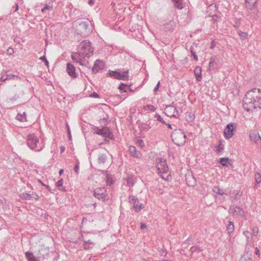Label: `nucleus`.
<instances>
[{
    "label": "nucleus",
    "mask_w": 261,
    "mask_h": 261,
    "mask_svg": "<svg viewBox=\"0 0 261 261\" xmlns=\"http://www.w3.org/2000/svg\"><path fill=\"white\" fill-rule=\"evenodd\" d=\"M90 96L93 98H98L99 95L96 92H93L91 95Z\"/></svg>",
    "instance_id": "4d7b16f0"
},
{
    "label": "nucleus",
    "mask_w": 261,
    "mask_h": 261,
    "mask_svg": "<svg viewBox=\"0 0 261 261\" xmlns=\"http://www.w3.org/2000/svg\"><path fill=\"white\" fill-rule=\"evenodd\" d=\"M27 145L30 148L35 151H40L44 147L43 141H40L35 134H29L27 137Z\"/></svg>",
    "instance_id": "f03ea898"
},
{
    "label": "nucleus",
    "mask_w": 261,
    "mask_h": 261,
    "mask_svg": "<svg viewBox=\"0 0 261 261\" xmlns=\"http://www.w3.org/2000/svg\"><path fill=\"white\" fill-rule=\"evenodd\" d=\"M235 126H236V125L233 123H230L227 125L224 131V134L226 138L229 139L232 137Z\"/></svg>",
    "instance_id": "f8f14e48"
},
{
    "label": "nucleus",
    "mask_w": 261,
    "mask_h": 261,
    "mask_svg": "<svg viewBox=\"0 0 261 261\" xmlns=\"http://www.w3.org/2000/svg\"><path fill=\"white\" fill-rule=\"evenodd\" d=\"M228 159L226 158H222L220 159V162L223 166H227V163Z\"/></svg>",
    "instance_id": "58836bf2"
},
{
    "label": "nucleus",
    "mask_w": 261,
    "mask_h": 261,
    "mask_svg": "<svg viewBox=\"0 0 261 261\" xmlns=\"http://www.w3.org/2000/svg\"><path fill=\"white\" fill-rule=\"evenodd\" d=\"M31 196L32 198H34L36 200H38L39 199V196L36 193H33Z\"/></svg>",
    "instance_id": "603ef678"
},
{
    "label": "nucleus",
    "mask_w": 261,
    "mask_h": 261,
    "mask_svg": "<svg viewBox=\"0 0 261 261\" xmlns=\"http://www.w3.org/2000/svg\"><path fill=\"white\" fill-rule=\"evenodd\" d=\"M223 149V148L222 147L221 145V144H219L218 146H217V150L218 151H221V150H222Z\"/></svg>",
    "instance_id": "680f3d73"
},
{
    "label": "nucleus",
    "mask_w": 261,
    "mask_h": 261,
    "mask_svg": "<svg viewBox=\"0 0 261 261\" xmlns=\"http://www.w3.org/2000/svg\"><path fill=\"white\" fill-rule=\"evenodd\" d=\"M154 118H156L158 121L162 122V123L166 124V123L164 121L163 119L161 117V116L159 114H155L154 115Z\"/></svg>",
    "instance_id": "ea45409f"
},
{
    "label": "nucleus",
    "mask_w": 261,
    "mask_h": 261,
    "mask_svg": "<svg viewBox=\"0 0 261 261\" xmlns=\"http://www.w3.org/2000/svg\"><path fill=\"white\" fill-rule=\"evenodd\" d=\"M250 138L251 141H253L255 142H257L259 139H260L258 134L255 132L250 134Z\"/></svg>",
    "instance_id": "b1692460"
},
{
    "label": "nucleus",
    "mask_w": 261,
    "mask_h": 261,
    "mask_svg": "<svg viewBox=\"0 0 261 261\" xmlns=\"http://www.w3.org/2000/svg\"><path fill=\"white\" fill-rule=\"evenodd\" d=\"M49 250L48 247H46L44 246L41 247V248L39 250L40 257H42L43 259L47 257L49 254Z\"/></svg>",
    "instance_id": "6ab92c4d"
},
{
    "label": "nucleus",
    "mask_w": 261,
    "mask_h": 261,
    "mask_svg": "<svg viewBox=\"0 0 261 261\" xmlns=\"http://www.w3.org/2000/svg\"><path fill=\"white\" fill-rule=\"evenodd\" d=\"M51 9V7H50V6H48L47 5H46H46L44 6V7L42 8V10H41V11H42V12H44V11L45 10H49V9Z\"/></svg>",
    "instance_id": "6e6d98bb"
},
{
    "label": "nucleus",
    "mask_w": 261,
    "mask_h": 261,
    "mask_svg": "<svg viewBox=\"0 0 261 261\" xmlns=\"http://www.w3.org/2000/svg\"><path fill=\"white\" fill-rule=\"evenodd\" d=\"M66 127H67V131H68V134H70V130L69 128V125L68 124H66Z\"/></svg>",
    "instance_id": "774afa93"
},
{
    "label": "nucleus",
    "mask_w": 261,
    "mask_h": 261,
    "mask_svg": "<svg viewBox=\"0 0 261 261\" xmlns=\"http://www.w3.org/2000/svg\"><path fill=\"white\" fill-rule=\"evenodd\" d=\"M160 85V81H159L158 84H157V85H156V86L154 88V92H156L158 90L159 87Z\"/></svg>",
    "instance_id": "bf43d9fd"
},
{
    "label": "nucleus",
    "mask_w": 261,
    "mask_h": 261,
    "mask_svg": "<svg viewBox=\"0 0 261 261\" xmlns=\"http://www.w3.org/2000/svg\"><path fill=\"white\" fill-rule=\"evenodd\" d=\"M19 98V95L16 94L12 97H11L10 100V101H15Z\"/></svg>",
    "instance_id": "09e8293b"
},
{
    "label": "nucleus",
    "mask_w": 261,
    "mask_h": 261,
    "mask_svg": "<svg viewBox=\"0 0 261 261\" xmlns=\"http://www.w3.org/2000/svg\"><path fill=\"white\" fill-rule=\"evenodd\" d=\"M216 65H217V63L216 62L215 58L211 57L210 58V61L209 65H208L210 70L214 69Z\"/></svg>",
    "instance_id": "bb28decb"
},
{
    "label": "nucleus",
    "mask_w": 261,
    "mask_h": 261,
    "mask_svg": "<svg viewBox=\"0 0 261 261\" xmlns=\"http://www.w3.org/2000/svg\"><path fill=\"white\" fill-rule=\"evenodd\" d=\"M234 226L233 222L229 221L228 224L227 225L226 229L228 233L230 234L232 233L234 231Z\"/></svg>",
    "instance_id": "393cba45"
},
{
    "label": "nucleus",
    "mask_w": 261,
    "mask_h": 261,
    "mask_svg": "<svg viewBox=\"0 0 261 261\" xmlns=\"http://www.w3.org/2000/svg\"><path fill=\"white\" fill-rule=\"evenodd\" d=\"M190 51H191V54H192V56L193 57V58L194 59V60L196 61H197L198 57H197V55H196L194 51V47L192 46H191V47H190Z\"/></svg>",
    "instance_id": "37998d69"
},
{
    "label": "nucleus",
    "mask_w": 261,
    "mask_h": 261,
    "mask_svg": "<svg viewBox=\"0 0 261 261\" xmlns=\"http://www.w3.org/2000/svg\"><path fill=\"white\" fill-rule=\"evenodd\" d=\"M106 182L108 186H111L114 183V180L113 179L111 176L107 174L106 177Z\"/></svg>",
    "instance_id": "f704fd0d"
},
{
    "label": "nucleus",
    "mask_w": 261,
    "mask_h": 261,
    "mask_svg": "<svg viewBox=\"0 0 261 261\" xmlns=\"http://www.w3.org/2000/svg\"><path fill=\"white\" fill-rule=\"evenodd\" d=\"M65 147L64 146H61V147H60V153H62L63 152H64V151H65Z\"/></svg>",
    "instance_id": "e2e57ef3"
},
{
    "label": "nucleus",
    "mask_w": 261,
    "mask_h": 261,
    "mask_svg": "<svg viewBox=\"0 0 261 261\" xmlns=\"http://www.w3.org/2000/svg\"><path fill=\"white\" fill-rule=\"evenodd\" d=\"M203 250V249L201 247H200L198 246H192L190 249V251L191 252V253H199L200 252L202 251Z\"/></svg>",
    "instance_id": "7c9ffc66"
},
{
    "label": "nucleus",
    "mask_w": 261,
    "mask_h": 261,
    "mask_svg": "<svg viewBox=\"0 0 261 261\" xmlns=\"http://www.w3.org/2000/svg\"><path fill=\"white\" fill-rule=\"evenodd\" d=\"M186 180L188 186L194 187L196 184V179L192 174L189 173L186 174Z\"/></svg>",
    "instance_id": "4468645a"
},
{
    "label": "nucleus",
    "mask_w": 261,
    "mask_h": 261,
    "mask_svg": "<svg viewBox=\"0 0 261 261\" xmlns=\"http://www.w3.org/2000/svg\"><path fill=\"white\" fill-rule=\"evenodd\" d=\"M255 180L257 184L261 182V174L257 173L255 174Z\"/></svg>",
    "instance_id": "79ce46f5"
},
{
    "label": "nucleus",
    "mask_w": 261,
    "mask_h": 261,
    "mask_svg": "<svg viewBox=\"0 0 261 261\" xmlns=\"http://www.w3.org/2000/svg\"><path fill=\"white\" fill-rule=\"evenodd\" d=\"M63 180L62 179H60L56 183V186L59 188L60 190H62L64 189V188H63Z\"/></svg>",
    "instance_id": "e433bc0d"
},
{
    "label": "nucleus",
    "mask_w": 261,
    "mask_h": 261,
    "mask_svg": "<svg viewBox=\"0 0 261 261\" xmlns=\"http://www.w3.org/2000/svg\"><path fill=\"white\" fill-rule=\"evenodd\" d=\"M174 4V6L178 9H182L184 8L182 0H172Z\"/></svg>",
    "instance_id": "2f4dec72"
},
{
    "label": "nucleus",
    "mask_w": 261,
    "mask_h": 261,
    "mask_svg": "<svg viewBox=\"0 0 261 261\" xmlns=\"http://www.w3.org/2000/svg\"><path fill=\"white\" fill-rule=\"evenodd\" d=\"M7 53L9 55H11L14 53V49L11 47H9L7 50Z\"/></svg>",
    "instance_id": "8fccbe9b"
},
{
    "label": "nucleus",
    "mask_w": 261,
    "mask_h": 261,
    "mask_svg": "<svg viewBox=\"0 0 261 261\" xmlns=\"http://www.w3.org/2000/svg\"><path fill=\"white\" fill-rule=\"evenodd\" d=\"M5 73L6 74V77H7L8 80V79H12V78L16 76V75H14L13 74H12L8 73V71H5Z\"/></svg>",
    "instance_id": "49530a36"
},
{
    "label": "nucleus",
    "mask_w": 261,
    "mask_h": 261,
    "mask_svg": "<svg viewBox=\"0 0 261 261\" xmlns=\"http://www.w3.org/2000/svg\"><path fill=\"white\" fill-rule=\"evenodd\" d=\"M201 71V68L199 66H197L194 70V74L196 76V79L198 82L201 81L202 80Z\"/></svg>",
    "instance_id": "aec40b11"
},
{
    "label": "nucleus",
    "mask_w": 261,
    "mask_h": 261,
    "mask_svg": "<svg viewBox=\"0 0 261 261\" xmlns=\"http://www.w3.org/2000/svg\"><path fill=\"white\" fill-rule=\"evenodd\" d=\"M78 51L85 57L89 58L93 54V48L91 46V43L89 41L84 40L80 43L78 47Z\"/></svg>",
    "instance_id": "20e7f679"
},
{
    "label": "nucleus",
    "mask_w": 261,
    "mask_h": 261,
    "mask_svg": "<svg viewBox=\"0 0 261 261\" xmlns=\"http://www.w3.org/2000/svg\"><path fill=\"white\" fill-rule=\"evenodd\" d=\"M93 129H95L94 134L101 135L104 137H109L111 134L109 129L107 127L101 129L98 127L94 126Z\"/></svg>",
    "instance_id": "ddd939ff"
},
{
    "label": "nucleus",
    "mask_w": 261,
    "mask_h": 261,
    "mask_svg": "<svg viewBox=\"0 0 261 261\" xmlns=\"http://www.w3.org/2000/svg\"><path fill=\"white\" fill-rule=\"evenodd\" d=\"M124 85H124V84H123V83H121V84L120 85V86H119V87H118V89H120V90L122 91V92H121V93H122L123 92H126V90H123V88H122V86H124Z\"/></svg>",
    "instance_id": "13d9d810"
},
{
    "label": "nucleus",
    "mask_w": 261,
    "mask_h": 261,
    "mask_svg": "<svg viewBox=\"0 0 261 261\" xmlns=\"http://www.w3.org/2000/svg\"><path fill=\"white\" fill-rule=\"evenodd\" d=\"M137 143L141 147H143L144 146V143L143 141L141 139H138L137 140Z\"/></svg>",
    "instance_id": "864d4df0"
},
{
    "label": "nucleus",
    "mask_w": 261,
    "mask_h": 261,
    "mask_svg": "<svg viewBox=\"0 0 261 261\" xmlns=\"http://www.w3.org/2000/svg\"><path fill=\"white\" fill-rule=\"evenodd\" d=\"M218 18V16L216 15H214L213 16V20L215 21L217 20V18Z\"/></svg>",
    "instance_id": "338daca9"
},
{
    "label": "nucleus",
    "mask_w": 261,
    "mask_h": 261,
    "mask_svg": "<svg viewBox=\"0 0 261 261\" xmlns=\"http://www.w3.org/2000/svg\"><path fill=\"white\" fill-rule=\"evenodd\" d=\"M79 33L81 35L86 34L90 32L88 22L85 20H80L78 22V25L76 27Z\"/></svg>",
    "instance_id": "0eeeda50"
},
{
    "label": "nucleus",
    "mask_w": 261,
    "mask_h": 261,
    "mask_svg": "<svg viewBox=\"0 0 261 261\" xmlns=\"http://www.w3.org/2000/svg\"><path fill=\"white\" fill-rule=\"evenodd\" d=\"M239 35L243 40H245L248 36V34L247 33L241 31L239 32Z\"/></svg>",
    "instance_id": "4c0bfd02"
},
{
    "label": "nucleus",
    "mask_w": 261,
    "mask_h": 261,
    "mask_svg": "<svg viewBox=\"0 0 261 261\" xmlns=\"http://www.w3.org/2000/svg\"><path fill=\"white\" fill-rule=\"evenodd\" d=\"M107 160V156L106 154H99L98 158V163L99 164H105Z\"/></svg>",
    "instance_id": "cd10ccee"
},
{
    "label": "nucleus",
    "mask_w": 261,
    "mask_h": 261,
    "mask_svg": "<svg viewBox=\"0 0 261 261\" xmlns=\"http://www.w3.org/2000/svg\"><path fill=\"white\" fill-rule=\"evenodd\" d=\"M94 196L102 201L108 199L107 191L105 188H96L94 191Z\"/></svg>",
    "instance_id": "423d86ee"
},
{
    "label": "nucleus",
    "mask_w": 261,
    "mask_h": 261,
    "mask_svg": "<svg viewBox=\"0 0 261 261\" xmlns=\"http://www.w3.org/2000/svg\"><path fill=\"white\" fill-rule=\"evenodd\" d=\"M88 4L90 5V6H93V4H94V2L93 0H89V2H88Z\"/></svg>",
    "instance_id": "69168bd1"
},
{
    "label": "nucleus",
    "mask_w": 261,
    "mask_h": 261,
    "mask_svg": "<svg viewBox=\"0 0 261 261\" xmlns=\"http://www.w3.org/2000/svg\"><path fill=\"white\" fill-rule=\"evenodd\" d=\"M171 138L173 143L178 146H182L186 143V136L181 129H174L171 134Z\"/></svg>",
    "instance_id": "7ed1b4c3"
},
{
    "label": "nucleus",
    "mask_w": 261,
    "mask_h": 261,
    "mask_svg": "<svg viewBox=\"0 0 261 261\" xmlns=\"http://www.w3.org/2000/svg\"><path fill=\"white\" fill-rule=\"evenodd\" d=\"M87 245H93V242L91 240L85 241L84 242V247L85 249H89L91 247H87Z\"/></svg>",
    "instance_id": "a19ab883"
},
{
    "label": "nucleus",
    "mask_w": 261,
    "mask_h": 261,
    "mask_svg": "<svg viewBox=\"0 0 261 261\" xmlns=\"http://www.w3.org/2000/svg\"><path fill=\"white\" fill-rule=\"evenodd\" d=\"M252 232L254 236H257L258 233V229L256 227H253L252 228Z\"/></svg>",
    "instance_id": "de8ad7c7"
},
{
    "label": "nucleus",
    "mask_w": 261,
    "mask_h": 261,
    "mask_svg": "<svg viewBox=\"0 0 261 261\" xmlns=\"http://www.w3.org/2000/svg\"><path fill=\"white\" fill-rule=\"evenodd\" d=\"M25 256L29 261H38L32 252H27L25 253Z\"/></svg>",
    "instance_id": "c85d7f7f"
},
{
    "label": "nucleus",
    "mask_w": 261,
    "mask_h": 261,
    "mask_svg": "<svg viewBox=\"0 0 261 261\" xmlns=\"http://www.w3.org/2000/svg\"><path fill=\"white\" fill-rule=\"evenodd\" d=\"M128 201L130 203H133V207L136 212H139L143 207L142 204H138L139 200L134 196L130 195L128 197Z\"/></svg>",
    "instance_id": "9d476101"
},
{
    "label": "nucleus",
    "mask_w": 261,
    "mask_h": 261,
    "mask_svg": "<svg viewBox=\"0 0 261 261\" xmlns=\"http://www.w3.org/2000/svg\"><path fill=\"white\" fill-rule=\"evenodd\" d=\"M240 261H252L251 254H244L241 257Z\"/></svg>",
    "instance_id": "473e14b6"
},
{
    "label": "nucleus",
    "mask_w": 261,
    "mask_h": 261,
    "mask_svg": "<svg viewBox=\"0 0 261 261\" xmlns=\"http://www.w3.org/2000/svg\"><path fill=\"white\" fill-rule=\"evenodd\" d=\"M156 167L158 171V173H161V172L166 173L169 169L166 160L161 158L156 159Z\"/></svg>",
    "instance_id": "39448f33"
},
{
    "label": "nucleus",
    "mask_w": 261,
    "mask_h": 261,
    "mask_svg": "<svg viewBox=\"0 0 261 261\" xmlns=\"http://www.w3.org/2000/svg\"><path fill=\"white\" fill-rule=\"evenodd\" d=\"M40 60L42 61H44V63H45V64L47 66H48V64H49V62L47 60L46 57L43 56H42L40 58Z\"/></svg>",
    "instance_id": "a18cd8bd"
},
{
    "label": "nucleus",
    "mask_w": 261,
    "mask_h": 261,
    "mask_svg": "<svg viewBox=\"0 0 261 261\" xmlns=\"http://www.w3.org/2000/svg\"><path fill=\"white\" fill-rule=\"evenodd\" d=\"M66 70L68 74L72 77L75 78L77 76V74L75 72V68L71 64L67 63Z\"/></svg>",
    "instance_id": "dca6fc26"
},
{
    "label": "nucleus",
    "mask_w": 261,
    "mask_h": 261,
    "mask_svg": "<svg viewBox=\"0 0 261 261\" xmlns=\"http://www.w3.org/2000/svg\"><path fill=\"white\" fill-rule=\"evenodd\" d=\"M146 227H147V226L145 223H141L140 228L141 229H144L146 228Z\"/></svg>",
    "instance_id": "052dcab7"
},
{
    "label": "nucleus",
    "mask_w": 261,
    "mask_h": 261,
    "mask_svg": "<svg viewBox=\"0 0 261 261\" xmlns=\"http://www.w3.org/2000/svg\"><path fill=\"white\" fill-rule=\"evenodd\" d=\"M104 65L102 62L99 60H96L92 68V72L96 73L103 68Z\"/></svg>",
    "instance_id": "2eb2a0df"
},
{
    "label": "nucleus",
    "mask_w": 261,
    "mask_h": 261,
    "mask_svg": "<svg viewBox=\"0 0 261 261\" xmlns=\"http://www.w3.org/2000/svg\"><path fill=\"white\" fill-rule=\"evenodd\" d=\"M5 72L3 71L0 74V85H2L3 84V82H5L8 79L7 77H5Z\"/></svg>",
    "instance_id": "c9c22d12"
},
{
    "label": "nucleus",
    "mask_w": 261,
    "mask_h": 261,
    "mask_svg": "<svg viewBox=\"0 0 261 261\" xmlns=\"http://www.w3.org/2000/svg\"><path fill=\"white\" fill-rule=\"evenodd\" d=\"M249 233V232L248 231H244V234L246 237L247 239H248L249 238V237L247 236V234Z\"/></svg>",
    "instance_id": "0e129e2a"
},
{
    "label": "nucleus",
    "mask_w": 261,
    "mask_h": 261,
    "mask_svg": "<svg viewBox=\"0 0 261 261\" xmlns=\"http://www.w3.org/2000/svg\"><path fill=\"white\" fill-rule=\"evenodd\" d=\"M20 197L21 198L26 200H30L32 199L31 195L27 193H23L21 194Z\"/></svg>",
    "instance_id": "72a5a7b5"
},
{
    "label": "nucleus",
    "mask_w": 261,
    "mask_h": 261,
    "mask_svg": "<svg viewBox=\"0 0 261 261\" xmlns=\"http://www.w3.org/2000/svg\"><path fill=\"white\" fill-rule=\"evenodd\" d=\"M164 113L168 117H173L178 118L179 116L176 107L172 105L167 106L165 110Z\"/></svg>",
    "instance_id": "1a4fd4ad"
},
{
    "label": "nucleus",
    "mask_w": 261,
    "mask_h": 261,
    "mask_svg": "<svg viewBox=\"0 0 261 261\" xmlns=\"http://www.w3.org/2000/svg\"><path fill=\"white\" fill-rule=\"evenodd\" d=\"M243 108L248 112L261 108V90L253 88L248 91L243 100Z\"/></svg>",
    "instance_id": "f257e3e1"
},
{
    "label": "nucleus",
    "mask_w": 261,
    "mask_h": 261,
    "mask_svg": "<svg viewBox=\"0 0 261 261\" xmlns=\"http://www.w3.org/2000/svg\"><path fill=\"white\" fill-rule=\"evenodd\" d=\"M229 211L233 216L237 217H243L244 215V210L238 206H231Z\"/></svg>",
    "instance_id": "9b49d317"
},
{
    "label": "nucleus",
    "mask_w": 261,
    "mask_h": 261,
    "mask_svg": "<svg viewBox=\"0 0 261 261\" xmlns=\"http://www.w3.org/2000/svg\"><path fill=\"white\" fill-rule=\"evenodd\" d=\"M195 114L192 112H188L185 114V118L187 122H192L195 119Z\"/></svg>",
    "instance_id": "412c9836"
},
{
    "label": "nucleus",
    "mask_w": 261,
    "mask_h": 261,
    "mask_svg": "<svg viewBox=\"0 0 261 261\" xmlns=\"http://www.w3.org/2000/svg\"><path fill=\"white\" fill-rule=\"evenodd\" d=\"M109 75L111 76H113L118 80H125L128 79L129 76L128 70H124L123 71H110Z\"/></svg>",
    "instance_id": "6e6552de"
},
{
    "label": "nucleus",
    "mask_w": 261,
    "mask_h": 261,
    "mask_svg": "<svg viewBox=\"0 0 261 261\" xmlns=\"http://www.w3.org/2000/svg\"><path fill=\"white\" fill-rule=\"evenodd\" d=\"M16 119H17V120H19L20 122L27 121V117H26L25 113L23 112V114L18 113L16 116Z\"/></svg>",
    "instance_id": "5701e85b"
},
{
    "label": "nucleus",
    "mask_w": 261,
    "mask_h": 261,
    "mask_svg": "<svg viewBox=\"0 0 261 261\" xmlns=\"http://www.w3.org/2000/svg\"><path fill=\"white\" fill-rule=\"evenodd\" d=\"M128 151L130 153V154L136 158H141L142 154L141 152L139 151H138L136 149V148L134 146H130L128 149Z\"/></svg>",
    "instance_id": "f3484780"
},
{
    "label": "nucleus",
    "mask_w": 261,
    "mask_h": 261,
    "mask_svg": "<svg viewBox=\"0 0 261 261\" xmlns=\"http://www.w3.org/2000/svg\"><path fill=\"white\" fill-rule=\"evenodd\" d=\"M79 164V162H77V164L76 165H75L74 167V171L77 173L78 174L79 173V166L78 165Z\"/></svg>",
    "instance_id": "5fc2aeb1"
},
{
    "label": "nucleus",
    "mask_w": 261,
    "mask_h": 261,
    "mask_svg": "<svg viewBox=\"0 0 261 261\" xmlns=\"http://www.w3.org/2000/svg\"><path fill=\"white\" fill-rule=\"evenodd\" d=\"M151 128V126L148 124H145L142 128L144 130L147 131Z\"/></svg>",
    "instance_id": "3c124183"
},
{
    "label": "nucleus",
    "mask_w": 261,
    "mask_h": 261,
    "mask_svg": "<svg viewBox=\"0 0 261 261\" xmlns=\"http://www.w3.org/2000/svg\"><path fill=\"white\" fill-rule=\"evenodd\" d=\"M213 191L214 193L220 195H223L224 194H226L224 191L223 190L221 189L220 187L218 186H215L213 189Z\"/></svg>",
    "instance_id": "a878e982"
},
{
    "label": "nucleus",
    "mask_w": 261,
    "mask_h": 261,
    "mask_svg": "<svg viewBox=\"0 0 261 261\" xmlns=\"http://www.w3.org/2000/svg\"><path fill=\"white\" fill-rule=\"evenodd\" d=\"M126 182L127 186L132 187L134 186L135 180L132 176L128 177L126 179Z\"/></svg>",
    "instance_id": "c756f323"
},
{
    "label": "nucleus",
    "mask_w": 261,
    "mask_h": 261,
    "mask_svg": "<svg viewBox=\"0 0 261 261\" xmlns=\"http://www.w3.org/2000/svg\"><path fill=\"white\" fill-rule=\"evenodd\" d=\"M144 109H148L149 111H152V112L156 110V108L154 107V106H153V105H147L145 107Z\"/></svg>",
    "instance_id": "c03bdc74"
},
{
    "label": "nucleus",
    "mask_w": 261,
    "mask_h": 261,
    "mask_svg": "<svg viewBox=\"0 0 261 261\" xmlns=\"http://www.w3.org/2000/svg\"><path fill=\"white\" fill-rule=\"evenodd\" d=\"M85 57L81 55L80 51L79 53H73L71 55L72 59L76 63H80L81 65H83L82 63V58Z\"/></svg>",
    "instance_id": "a211bd4d"
},
{
    "label": "nucleus",
    "mask_w": 261,
    "mask_h": 261,
    "mask_svg": "<svg viewBox=\"0 0 261 261\" xmlns=\"http://www.w3.org/2000/svg\"><path fill=\"white\" fill-rule=\"evenodd\" d=\"M159 174L160 175L161 177L165 180L168 181L171 178L169 169L166 173L161 172V173Z\"/></svg>",
    "instance_id": "4be33fe9"
}]
</instances>
